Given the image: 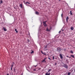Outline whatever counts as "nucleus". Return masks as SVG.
<instances>
[{
	"mask_svg": "<svg viewBox=\"0 0 75 75\" xmlns=\"http://www.w3.org/2000/svg\"><path fill=\"white\" fill-rule=\"evenodd\" d=\"M51 29H52V28L51 27H50V29H48V28H47L46 31H51Z\"/></svg>",
	"mask_w": 75,
	"mask_h": 75,
	"instance_id": "obj_1",
	"label": "nucleus"
},
{
	"mask_svg": "<svg viewBox=\"0 0 75 75\" xmlns=\"http://www.w3.org/2000/svg\"><path fill=\"white\" fill-rule=\"evenodd\" d=\"M64 68H68V65L66 64H64Z\"/></svg>",
	"mask_w": 75,
	"mask_h": 75,
	"instance_id": "obj_2",
	"label": "nucleus"
},
{
	"mask_svg": "<svg viewBox=\"0 0 75 75\" xmlns=\"http://www.w3.org/2000/svg\"><path fill=\"white\" fill-rule=\"evenodd\" d=\"M23 2H24V4H27V3H28V4H30V3L27 1L26 2H25V1H24Z\"/></svg>",
	"mask_w": 75,
	"mask_h": 75,
	"instance_id": "obj_3",
	"label": "nucleus"
},
{
	"mask_svg": "<svg viewBox=\"0 0 75 75\" xmlns=\"http://www.w3.org/2000/svg\"><path fill=\"white\" fill-rule=\"evenodd\" d=\"M57 51H61V48H60V47H58L57 48Z\"/></svg>",
	"mask_w": 75,
	"mask_h": 75,
	"instance_id": "obj_4",
	"label": "nucleus"
},
{
	"mask_svg": "<svg viewBox=\"0 0 75 75\" xmlns=\"http://www.w3.org/2000/svg\"><path fill=\"white\" fill-rule=\"evenodd\" d=\"M20 7H21V8L23 9V4H21L20 5Z\"/></svg>",
	"mask_w": 75,
	"mask_h": 75,
	"instance_id": "obj_5",
	"label": "nucleus"
},
{
	"mask_svg": "<svg viewBox=\"0 0 75 75\" xmlns=\"http://www.w3.org/2000/svg\"><path fill=\"white\" fill-rule=\"evenodd\" d=\"M48 47V46H47V45H46L45 46V51L46 50H47V47Z\"/></svg>",
	"mask_w": 75,
	"mask_h": 75,
	"instance_id": "obj_6",
	"label": "nucleus"
},
{
	"mask_svg": "<svg viewBox=\"0 0 75 75\" xmlns=\"http://www.w3.org/2000/svg\"><path fill=\"white\" fill-rule=\"evenodd\" d=\"M60 57L61 59H62L63 58V57L61 54H60Z\"/></svg>",
	"mask_w": 75,
	"mask_h": 75,
	"instance_id": "obj_7",
	"label": "nucleus"
},
{
	"mask_svg": "<svg viewBox=\"0 0 75 75\" xmlns=\"http://www.w3.org/2000/svg\"><path fill=\"white\" fill-rule=\"evenodd\" d=\"M69 19V17L68 16H67L66 18V21H67V23H68V20Z\"/></svg>",
	"mask_w": 75,
	"mask_h": 75,
	"instance_id": "obj_8",
	"label": "nucleus"
},
{
	"mask_svg": "<svg viewBox=\"0 0 75 75\" xmlns=\"http://www.w3.org/2000/svg\"><path fill=\"white\" fill-rule=\"evenodd\" d=\"M3 28V29L4 30V31H6L7 29H6L4 27Z\"/></svg>",
	"mask_w": 75,
	"mask_h": 75,
	"instance_id": "obj_9",
	"label": "nucleus"
},
{
	"mask_svg": "<svg viewBox=\"0 0 75 75\" xmlns=\"http://www.w3.org/2000/svg\"><path fill=\"white\" fill-rule=\"evenodd\" d=\"M35 14H37V15H38L39 14V12H38L36 11Z\"/></svg>",
	"mask_w": 75,
	"mask_h": 75,
	"instance_id": "obj_10",
	"label": "nucleus"
},
{
	"mask_svg": "<svg viewBox=\"0 0 75 75\" xmlns=\"http://www.w3.org/2000/svg\"><path fill=\"white\" fill-rule=\"evenodd\" d=\"M50 74H51L50 73H49L48 74V72H47L45 74V75H50Z\"/></svg>",
	"mask_w": 75,
	"mask_h": 75,
	"instance_id": "obj_11",
	"label": "nucleus"
},
{
	"mask_svg": "<svg viewBox=\"0 0 75 75\" xmlns=\"http://www.w3.org/2000/svg\"><path fill=\"white\" fill-rule=\"evenodd\" d=\"M70 14L71 15V16H72V11H70Z\"/></svg>",
	"mask_w": 75,
	"mask_h": 75,
	"instance_id": "obj_12",
	"label": "nucleus"
},
{
	"mask_svg": "<svg viewBox=\"0 0 75 75\" xmlns=\"http://www.w3.org/2000/svg\"><path fill=\"white\" fill-rule=\"evenodd\" d=\"M15 31L17 33H18V31L17 30V29H15Z\"/></svg>",
	"mask_w": 75,
	"mask_h": 75,
	"instance_id": "obj_13",
	"label": "nucleus"
},
{
	"mask_svg": "<svg viewBox=\"0 0 75 75\" xmlns=\"http://www.w3.org/2000/svg\"><path fill=\"white\" fill-rule=\"evenodd\" d=\"M71 30H74V28L72 27H71Z\"/></svg>",
	"mask_w": 75,
	"mask_h": 75,
	"instance_id": "obj_14",
	"label": "nucleus"
},
{
	"mask_svg": "<svg viewBox=\"0 0 75 75\" xmlns=\"http://www.w3.org/2000/svg\"><path fill=\"white\" fill-rule=\"evenodd\" d=\"M46 22H47V21H45V22H43V24H46Z\"/></svg>",
	"mask_w": 75,
	"mask_h": 75,
	"instance_id": "obj_15",
	"label": "nucleus"
},
{
	"mask_svg": "<svg viewBox=\"0 0 75 75\" xmlns=\"http://www.w3.org/2000/svg\"><path fill=\"white\" fill-rule=\"evenodd\" d=\"M43 25L45 27H46V26H47V24H43Z\"/></svg>",
	"mask_w": 75,
	"mask_h": 75,
	"instance_id": "obj_16",
	"label": "nucleus"
},
{
	"mask_svg": "<svg viewBox=\"0 0 75 75\" xmlns=\"http://www.w3.org/2000/svg\"><path fill=\"white\" fill-rule=\"evenodd\" d=\"M70 53H71V54H73L74 53V52L72 51L71 50L70 51Z\"/></svg>",
	"mask_w": 75,
	"mask_h": 75,
	"instance_id": "obj_17",
	"label": "nucleus"
},
{
	"mask_svg": "<svg viewBox=\"0 0 75 75\" xmlns=\"http://www.w3.org/2000/svg\"><path fill=\"white\" fill-rule=\"evenodd\" d=\"M71 57H72V58H74V55H71Z\"/></svg>",
	"mask_w": 75,
	"mask_h": 75,
	"instance_id": "obj_18",
	"label": "nucleus"
},
{
	"mask_svg": "<svg viewBox=\"0 0 75 75\" xmlns=\"http://www.w3.org/2000/svg\"><path fill=\"white\" fill-rule=\"evenodd\" d=\"M46 59L45 58V59H43V60L42 61V62H44V61H45V59Z\"/></svg>",
	"mask_w": 75,
	"mask_h": 75,
	"instance_id": "obj_19",
	"label": "nucleus"
},
{
	"mask_svg": "<svg viewBox=\"0 0 75 75\" xmlns=\"http://www.w3.org/2000/svg\"><path fill=\"white\" fill-rule=\"evenodd\" d=\"M1 4L2 3H3V1H2V0H1V1H0Z\"/></svg>",
	"mask_w": 75,
	"mask_h": 75,
	"instance_id": "obj_20",
	"label": "nucleus"
},
{
	"mask_svg": "<svg viewBox=\"0 0 75 75\" xmlns=\"http://www.w3.org/2000/svg\"><path fill=\"white\" fill-rule=\"evenodd\" d=\"M53 60H54V59H55V58L54 57V56H53Z\"/></svg>",
	"mask_w": 75,
	"mask_h": 75,
	"instance_id": "obj_21",
	"label": "nucleus"
},
{
	"mask_svg": "<svg viewBox=\"0 0 75 75\" xmlns=\"http://www.w3.org/2000/svg\"><path fill=\"white\" fill-rule=\"evenodd\" d=\"M71 74V73H70V72H69L68 73V75H70V74Z\"/></svg>",
	"mask_w": 75,
	"mask_h": 75,
	"instance_id": "obj_22",
	"label": "nucleus"
},
{
	"mask_svg": "<svg viewBox=\"0 0 75 75\" xmlns=\"http://www.w3.org/2000/svg\"><path fill=\"white\" fill-rule=\"evenodd\" d=\"M41 53H42V54H44V53H43V52H42V51H41Z\"/></svg>",
	"mask_w": 75,
	"mask_h": 75,
	"instance_id": "obj_23",
	"label": "nucleus"
},
{
	"mask_svg": "<svg viewBox=\"0 0 75 75\" xmlns=\"http://www.w3.org/2000/svg\"><path fill=\"white\" fill-rule=\"evenodd\" d=\"M33 53H34L33 51H32V52H31V54H33Z\"/></svg>",
	"mask_w": 75,
	"mask_h": 75,
	"instance_id": "obj_24",
	"label": "nucleus"
},
{
	"mask_svg": "<svg viewBox=\"0 0 75 75\" xmlns=\"http://www.w3.org/2000/svg\"><path fill=\"white\" fill-rule=\"evenodd\" d=\"M57 63H55V65H57Z\"/></svg>",
	"mask_w": 75,
	"mask_h": 75,
	"instance_id": "obj_25",
	"label": "nucleus"
},
{
	"mask_svg": "<svg viewBox=\"0 0 75 75\" xmlns=\"http://www.w3.org/2000/svg\"><path fill=\"white\" fill-rule=\"evenodd\" d=\"M13 67V64H12L11 67L12 68Z\"/></svg>",
	"mask_w": 75,
	"mask_h": 75,
	"instance_id": "obj_26",
	"label": "nucleus"
},
{
	"mask_svg": "<svg viewBox=\"0 0 75 75\" xmlns=\"http://www.w3.org/2000/svg\"><path fill=\"white\" fill-rule=\"evenodd\" d=\"M51 71V69H50L49 70V71Z\"/></svg>",
	"mask_w": 75,
	"mask_h": 75,
	"instance_id": "obj_27",
	"label": "nucleus"
},
{
	"mask_svg": "<svg viewBox=\"0 0 75 75\" xmlns=\"http://www.w3.org/2000/svg\"><path fill=\"white\" fill-rule=\"evenodd\" d=\"M15 72H16V69H14Z\"/></svg>",
	"mask_w": 75,
	"mask_h": 75,
	"instance_id": "obj_28",
	"label": "nucleus"
},
{
	"mask_svg": "<svg viewBox=\"0 0 75 75\" xmlns=\"http://www.w3.org/2000/svg\"><path fill=\"white\" fill-rule=\"evenodd\" d=\"M28 42H30V40H29L28 39Z\"/></svg>",
	"mask_w": 75,
	"mask_h": 75,
	"instance_id": "obj_29",
	"label": "nucleus"
},
{
	"mask_svg": "<svg viewBox=\"0 0 75 75\" xmlns=\"http://www.w3.org/2000/svg\"><path fill=\"white\" fill-rule=\"evenodd\" d=\"M21 75H23V73L21 74Z\"/></svg>",
	"mask_w": 75,
	"mask_h": 75,
	"instance_id": "obj_30",
	"label": "nucleus"
},
{
	"mask_svg": "<svg viewBox=\"0 0 75 75\" xmlns=\"http://www.w3.org/2000/svg\"><path fill=\"white\" fill-rule=\"evenodd\" d=\"M11 71H12V67H11Z\"/></svg>",
	"mask_w": 75,
	"mask_h": 75,
	"instance_id": "obj_31",
	"label": "nucleus"
},
{
	"mask_svg": "<svg viewBox=\"0 0 75 75\" xmlns=\"http://www.w3.org/2000/svg\"><path fill=\"white\" fill-rule=\"evenodd\" d=\"M48 59H50V60H51V59H50V58H49Z\"/></svg>",
	"mask_w": 75,
	"mask_h": 75,
	"instance_id": "obj_32",
	"label": "nucleus"
},
{
	"mask_svg": "<svg viewBox=\"0 0 75 75\" xmlns=\"http://www.w3.org/2000/svg\"><path fill=\"white\" fill-rule=\"evenodd\" d=\"M61 31H60L59 32V33H61Z\"/></svg>",
	"mask_w": 75,
	"mask_h": 75,
	"instance_id": "obj_33",
	"label": "nucleus"
},
{
	"mask_svg": "<svg viewBox=\"0 0 75 75\" xmlns=\"http://www.w3.org/2000/svg\"><path fill=\"white\" fill-rule=\"evenodd\" d=\"M14 8H15V9H16V8L15 7H14Z\"/></svg>",
	"mask_w": 75,
	"mask_h": 75,
	"instance_id": "obj_34",
	"label": "nucleus"
},
{
	"mask_svg": "<svg viewBox=\"0 0 75 75\" xmlns=\"http://www.w3.org/2000/svg\"><path fill=\"white\" fill-rule=\"evenodd\" d=\"M34 67H37V66H35Z\"/></svg>",
	"mask_w": 75,
	"mask_h": 75,
	"instance_id": "obj_35",
	"label": "nucleus"
},
{
	"mask_svg": "<svg viewBox=\"0 0 75 75\" xmlns=\"http://www.w3.org/2000/svg\"><path fill=\"white\" fill-rule=\"evenodd\" d=\"M34 71H35V69H34Z\"/></svg>",
	"mask_w": 75,
	"mask_h": 75,
	"instance_id": "obj_36",
	"label": "nucleus"
},
{
	"mask_svg": "<svg viewBox=\"0 0 75 75\" xmlns=\"http://www.w3.org/2000/svg\"><path fill=\"white\" fill-rule=\"evenodd\" d=\"M44 54L45 55H46V54H45L44 53Z\"/></svg>",
	"mask_w": 75,
	"mask_h": 75,
	"instance_id": "obj_37",
	"label": "nucleus"
},
{
	"mask_svg": "<svg viewBox=\"0 0 75 75\" xmlns=\"http://www.w3.org/2000/svg\"><path fill=\"white\" fill-rule=\"evenodd\" d=\"M69 57V56H67V57Z\"/></svg>",
	"mask_w": 75,
	"mask_h": 75,
	"instance_id": "obj_38",
	"label": "nucleus"
},
{
	"mask_svg": "<svg viewBox=\"0 0 75 75\" xmlns=\"http://www.w3.org/2000/svg\"><path fill=\"white\" fill-rule=\"evenodd\" d=\"M63 15L62 14V17Z\"/></svg>",
	"mask_w": 75,
	"mask_h": 75,
	"instance_id": "obj_39",
	"label": "nucleus"
},
{
	"mask_svg": "<svg viewBox=\"0 0 75 75\" xmlns=\"http://www.w3.org/2000/svg\"><path fill=\"white\" fill-rule=\"evenodd\" d=\"M69 58H71V57H69Z\"/></svg>",
	"mask_w": 75,
	"mask_h": 75,
	"instance_id": "obj_40",
	"label": "nucleus"
},
{
	"mask_svg": "<svg viewBox=\"0 0 75 75\" xmlns=\"http://www.w3.org/2000/svg\"><path fill=\"white\" fill-rule=\"evenodd\" d=\"M50 72V71H48V72Z\"/></svg>",
	"mask_w": 75,
	"mask_h": 75,
	"instance_id": "obj_41",
	"label": "nucleus"
},
{
	"mask_svg": "<svg viewBox=\"0 0 75 75\" xmlns=\"http://www.w3.org/2000/svg\"><path fill=\"white\" fill-rule=\"evenodd\" d=\"M7 75H9V74H7Z\"/></svg>",
	"mask_w": 75,
	"mask_h": 75,
	"instance_id": "obj_42",
	"label": "nucleus"
},
{
	"mask_svg": "<svg viewBox=\"0 0 75 75\" xmlns=\"http://www.w3.org/2000/svg\"><path fill=\"white\" fill-rule=\"evenodd\" d=\"M13 64H14V62H13Z\"/></svg>",
	"mask_w": 75,
	"mask_h": 75,
	"instance_id": "obj_43",
	"label": "nucleus"
},
{
	"mask_svg": "<svg viewBox=\"0 0 75 75\" xmlns=\"http://www.w3.org/2000/svg\"><path fill=\"white\" fill-rule=\"evenodd\" d=\"M59 1H61V0H59Z\"/></svg>",
	"mask_w": 75,
	"mask_h": 75,
	"instance_id": "obj_44",
	"label": "nucleus"
}]
</instances>
